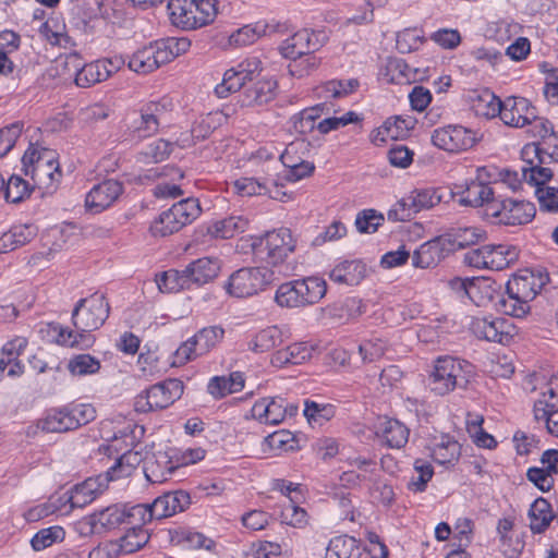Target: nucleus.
Returning <instances> with one entry per match:
<instances>
[{
    "label": "nucleus",
    "instance_id": "1",
    "mask_svg": "<svg viewBox=\"0 0 558 558\" xmlns=\"http://www.w3.org/2000/svg\"><path fill=\"white\" fill-rule=\"evenodd\" d=\"M110 306L101 293H94L77 301L72 312L75 330L54 326L58 344L86 350L95 343L93 331L99 329L109 316Z\"/></svg>",
    "mask_w": 558,
    "mask_h": 558
},
{
    "label": "nucleus",
    "instance_id": "2",
    "mask_svg": "<svg viewBox=\"0 0 558 558\" xmlns=\"http://www.w3.org/2000/svg\"><path fill=\"white\" fill-rule=\"evenodd\" d=\"M22 171L40 189H53L61 179L58 155L54 150L31 145L22 157Z\"/></svg>",
    "mask_w": 558,
    "mask_h": 558
},
{
    "label": "nucleus",
    "instance_id": "3",
    "mask_svg": "<svg viewBox=\"0 0 558 558\" xmlns=\"http://www.w3.org/2000/svg\"><path fill=\"white\" fill-rule=\"evenodd\" d=\"M543 282L532 272L514 276L506 286V295H502L497 305L504 314L513 317H524L530 312V302L539 292Z\"/></svg>",
    "mask_w": 558,
    "mask_h": 558
},
{
    "label": "nucleus",
    "instance_id": "4",
    "mask_svg": "<svg viewBox=\"0 0 558 558\" xmlns=\"http://www.w3.org/2000/svg\"><path fill=\"white\" fill-rule=\"evenodd\" d=\"M326 292V281L320 277L311 276L281 283L277 288L275 302L280 307L301 308L318 303Z\"/></svg>",
    "mask_w": 558,
    "mask_h": 558
},
{
    "label": "nucleus",
    "instance_id": "5",
    "mask_svg": "<svg viewBox=\"0 0 558 558\" xmlns=\"http://www.w3.org/2000/svg\"><path fill=\"white\" fill-rule=\"evenodd\" d=\"M473 372V366L465 360L453 356H440L435 361L429 375L430 390L437 396H446L456 388H465Z\"/></svg>",
    "mask_w": 558,
    "mask_h": 558
},
{
    "label": "nucleus",
    "instance_id": "6",
    "mask_svg": "<svg viewBox=\"0 0 558 558\" xmlns=\"http://www.w3.org/2000/svg\"><path fill=\"white\" fill-rule=\"evenodd\" d=\"M217 0H169L171 23L184 31L204 27L214 22L218 13Z\"/></svg>",
    "mask_w": 558,
    "mask_h": 558
},
{
    "label": "nucleus",
    "instance_id": "7",
    "mask_svg": "<svg viewBox=\"0 0 558 558\" xmlns=\"http://www.w3.org/2000/svg\"><path fill=\"white\" fill-rule=\"evenodd\" d=\"M201 213L202 208L197 198L181 199L153 221L150 232L154 236L171 235L191 225L199 217Z\"/></svg>",
    "mask_w": 558,
    "mask_h": 558
},
{
    "label": "nucleus",
    "instance_id": "8",
    "mask_svg": "<svg viewBox=\"0 0 558 558\" xmlns=\"http://www.w3.org/2000/svg\"><path fill=\"white\" fill-rule=\"evenodd\" d=\"M519 254V248L512 244H486L468 251L463 260L473 268L502 270L513 265Z\"/></svg>",
    "mask_w": 558,
    "mask_h": 558
},
{
    "label": "nucleus",
    "instance_id": "9",
    "mask_svg": "<svg viewBox=\"0 0 558 558\" xmlns=\"http://www.w3.org/2000/svg\"><path fill=\"white\" fill-rule=\"evenodd\" d=\"M275 279V271L267 267H243L230 275L226 290L232 296L248 298L265 290Z\"/></svg>",
    "mask_w": 558,
    "mask_h": 558
},
{
    "label": "nucleus",
    "instance_id": "10",
    "mask_svg": "<svg viewBox=\"0 0 558 558\" xmlns=\"http://www.w3.org/2000/svg\"><path fill=\"white\" fill-rule=\"evenodd\" d=\"M485 216L496 225L521 226L534 218L535 206L525 201L496 198L486 205Z\"/></svg>",
    "mask_w": 558,
    "mask_h": 558
},
{
    "label": "nucleus",
    "instance_id": "11",
    "mask_svg": "<svg viewBox=\"0 0 558 558\" xmlns=\"http://www.w3.org/2000/svg\"><path fill=\"white\" fill-rule=\"evenodd\" d=\"M183 393V383L172 378L156 384L138 395L134 402L137 412H149L168 408Z\"/></svg>",
    "mask_w": 558,
    "mask_h": 558
},
{
    "label": "nucleus",
    "instance_id": "12",
    "mask_svg": "<svg viewBox=\"0 0 558 558\" xmlns=\"http://www.w3.org/2000/svg\"><path fill=\"white\" fill-rule=\"evenodd\" d=\"M299 411L298 404L280 396L265 397L253 404L252 417L262 424L279 425L286 418L293 417Z\"/></svg>",
    "mask_w": 558,
    "mask_h": 558
},
{
    "label": "nucleus",
    "instance_id": "13",
    "mask_svg": "<svg viewBox=\"0 0 558 558\" xmlns=\"http://www.w3.org/2000/svg\"><path fill=\"white\" fill-rule=\"evenodd\" d=\"M294 240L289 229L281 228L267 232L264 239L256 246V253L269 265L276 267L281 265L294 251Z\"/></svg>",
    "mask_w": 558,
    "mask_h": 558
},
{
    "label": "nucleus",
    "instance_id": "14",
    "mask_svg": "<svg viewBox=\"0 0 558 558\" xmlns=\"http://www.w3.org/2000/svg\"><path fill=\"white\" fill-rule=\"evenodd\" d=\"M476 141L475 132L462 125H447L435 130L432 134L435 146L451 153L470 149Z\"/></svg>",
    "mask_w": 558,
    "mask_h": 558
},
{
    "label": "nucleus",
    "instance_id": "15",
    "mask_svg": "<svg viewBox=\"0 0 558 558\" xmlns=\"http://www.w3.org/2000/svg\"><path fill=\"white\" fill-rule=\"evenodd\" d=\"M171 104L167 100L149 101L141 108L140 116L132 124L131 130L137 138H146L156 134L162 118Z\"/></svg>",
    "mask_w": 558,
    "mask_h": 558
},
{
    "label": "nucleus",
    "instance_id": "16",
    "mask_svg": "<svg viewBox=\"0 0 558 558\" xmlns=\"http://www.w3.org/2000/svg\"><path fill=\"white\" fill-rule=\"evenodd\" d=\"M512 324L501 317H473L472 332L480 339L507 344L512 338Z\"/></svg>",
    "mask_w": 558,
    "mask_h": 558
},
{
    "label": "nucleus",
    "instance_id": "17",
    "mask_svg": "<svg viewBox=\"0 0 558 558\" xmlns=\"http://www.w3.org/2000/svg\"><path fill=\"white\" fill-rule=\"evenodd\" d=\"M123 193V184L113 179L95 184L86 194L85 206L88 211L98 214L109 208Z\"/></svg>",
    "mask_w": 558,
    "mask_h": 558
},
{
    "label": "nucleus",
    "instance_id": "18",
    "mask_svg": "<svg viewBox=\"0 0 558 558\" xmlns=\"http://www.w3.org/2000/svg\"><path fill=\"white\" fill-rule=\"evenodd\" d=\"M522 154L524 157H529L533 155L536 159L526 160L525 165L522 166V177L524 182L535 186L536 189L545 187L546 183L551 179L553 171L549 168L543 167V163L546 162L545 156L542 155V150L539 145L529 144L526 145Z\"/></svg>",
    "mask_w": 558,
    "mask_h": 558
},
{
    "label": "nucleus",
    "instance_id": "19",
    "mask_svg": "<svg viewBox=\"0 0 558 558\" xmlns=\"http://www.w3.org/2000/svg\"><path fill=\"white\" fill-rule=\"evenodd\" d=\"M180 466L179 458L169 451H157L147 456L144 460L143 472L150 483H163L168 481Z\"/></svg>",
    "mask_w": 558,
    "mask_h": 558
},
{
    "label": "nucleus",
    "instance_id": "20",
    "mask_svg": "<svg viewBox=\"0 0 558 558\" xmlns=\"http://www.w3.org/2000/svg\"><path fill=\"white\" fill-rule=\"evenodd\" d=\"M535 107L524 97H507L502 100L501 121L512 128L527 126L535 119Z\"/></svg>",
    "mask_w": 558,
    "mask_h": 558
},
{
    "label": "nucleus",
    "instance_id": "21",
    "mask_svg": "<svg viewBox=\"0 0 558 558\" xmlns=\"http://www.w3.org/2000/svg\"><path fill=\"white\" fill-rule=\"evenodd\" d=\"M110 481L108 474L105 473L95 477H88L83 483L75 485L69 497L71 507L83 508L90 504L107 489Z\"/></svg>",
    "mask_w": 558,
    "mask_h": 558
},
{
    "label": "nucleus",
    "instance_id": "22",
    "mask_svg": "<svg viewBox=\"0 0 558 558\" xmlns=\"http://www.w3.org/2000/svg\"><path fill=\"white\" fill-rule=\"evenodd\" d=\"M27 340L19 337L7 342L0 350V379L5 377L16 378L24 373V366L19 356L25 350Z\"/></svg>",
    "mask_w": 558,
    "mask_h": 558
},
{
    "label": "nucleus",
    "instance_id": "23",
    "mask_svg": "<svg viewBox=\"0 0 558 558\" xmlns=\"http://www.w3.org/2000/svg\"><path fill=\"white\" fill-rule=\"evenodd\" d=\"M162 64L166 62L157 41L136 50L128 60L129 69L138 74L151 73Z\"/></svg>",
    "mask_w": 558,
    "mask_h": 558
},
{
    "label": "nucleus",
    "instance_id": "24",
    "mask_svg": "<svg viewBox=\"0 0 558 558\" xmlns=\"http://www.w3.org/2000/svg\"><path fill=\"white\" fill-rule=\"evenodd\" d=\"M151 504L155 518L160 520L174 515L189 508L191 497L185 490H173L158 496Z\"/></svg>",
    "mask_w": 558,
    "mask_h": 558
},
{
    "label": "nucleus",
    "instance_id": "25",
    "mask_svg": "<svg viewBox=\"0 0 558 558\" xmlns=\"http://www.w3.org/2000/svg\"><path fill=\"white\" fill-rule=\"evenodd\" d=\"M450 252L444 235L423 243L413 254L412 264L418 268L437 265Z\"/></svg>",
    "mask_w": 558,
    "mask_h": 558
},
{
    "label": "nucleus",
    "instance_id": "26",
    "mask_svg": "<svg viewBox=\"0 0 558 558\" xmlns=\"http://www.w3.org/2000/svg\"><path fill=\"white\" fill-rule=\"evenodd\" d=\"M488 177L489 174L486 168H478L476 180L468 184L461 198V203L472 207H486L488 202L496 199V197H494L493 189L485 182V179ZM486 208H484V210Z\"/></svg>",
    "mask_w": 558,
    "mask_h": 558
},
{
    "label": "nucleus",
    "instance_id": "27",
    "mask_svg": "<svg viewBox=\"0 0 558 558\" xmlns=\"http://www.w3.org/2000/svg\"><path fill=\"white\" fill-rule=\"evenodd\" d=\"M316 347L310 342H295L284 349L276 351L271 355L270 363L275 367H286L288 365H299L308 361Z\"/></svg>",
    "mask_w": 558,
    "mask_h": 558
},
{
    "label": "nucleus",
    "instance_id": "28",
    "mask_svg": "<svg viewBox=\"0 0 558 558\" xmlns=\"http://www.w3.org/2000/svg\"><path fill=\"white\" fill-rule=\"evenodd\" d=\"M469 101L477 117L493 119L500 118L502 100L487 88L474 89L469 93Z\"/></svg>",
    "mask_w": 558,
    "mask_h": 558
},
{
    "label": "nucleus",
    "instance_id": "29",
    "mask_svg": "<svg viewBox=\"0 0 558 558\" xmlns=\"http://www.w3.org/2000/svg\"><path fill=\"white\" fill-rule=\"evenodd\" d=\"M314 34L302 29L287 38L279 47L280 53L292 61L317 49V41L313 40Z\"/></svg>",
    "mask_w": 558,
    "mask_h": 558
},
{
    "label": "nucleus",
    "instance_id": "30",
    "mask_svg": "<svg viewBox=\"0 0 558 558\" xmlns=\"http://www.w3.org/2000/svg\"><path fill=\"white\" fill-rule=\"evenodd\" d=\"M220 271V263L217 258L202 257L190 263L184 272L190 287L192 284H205L215 279Z\"/></svg>",
    "mask_w": 558,
    "mask_h": 558
},
{
    "label": "nucleus",
    "instance_id": "31",
    "mask_svg": "<svg viewBox=\"0 0 558 558\" xmlns=\"http://www.w3.org/2000/svg\"><path fill=\"white\" fill-rule=\"evenodd\" d=\"M367 274L366 265L359 260H342L329 272V278L337 283L357 286Z\"/></svg>",
    "mask_w": 558,
    "mask_h": 558
},
{
    "label": "nucleus",
    "instance_id": "32",
    "mask_svg": "<svg viewBox=\"0 0 558 558\" xmlns=\"http://www.w3.org/2000/svg\"><path fill=\"white\" fill-rule=\"evenodd\" d=\"M444 238L450 251L462 250L475 245L487 238V233L478 227H454L449 229Z\"/></svg>",
    "mask_w": 558,
    "mask_h": 558
},
{
    "label": "nucleus",
    "instance_id": "33",
    "mask_svg": "<svg viewBox=\"0 0 558 558\" xmlns=\"http://www.w3.org/2000/svg\"><path fill=\"white\" fill-rule=\"evenodd\" d=\"M527 515L531 531L537 534L544 533L553 520H556L550 504L542 497L532 502Z\"/></svg>",
    "mask_w": 558,
    "mask_h": 558
},
{
    "label": "nucleus",
    "instance_id": "34",
    "mask_svg": "<svg viewBox=\"0 0 558 558\" xmlns=\"http://www.w3.org/2000/svg\"><path fill=\"white\" fill-rule=\"evenodd\" d=\"M37 234V228L33 225H20L12 227L0 238V252L7 253L31 242Z\"/></svg>",
    "mask_w": 558,
    "mask_h": 558
},
{
    "label": "nucleus",
    "instance_id": "35",
    "mask_svg": "<svg viewBox=\"0 0 558 558\" xmlns=\"http://www.w3.org/2000/svg\"><path fill=\"white\" fill-rule=\"evenodd\" d=\"M248 220L243 216H230L208 225L207 233L215 239H231L246 230Z\"/></svg>",
    "mask_w": 558,
    "mask_h": 558
},
{
    "label": "nucleus",
    "instance_id": "36",
    "mask_svg": "<svg viewBox=\"0 0 558 558\" xmlns=\"http://www.w3.org/2000/svg\"><path fill=\"white\" fill-rule=\"evenodd\" d=\"M363 553L354 537L348 535L336 536L330 539L325 558H362Z\"/></svg>",
    "mask_w": 558,
    "mask_h": 558
},
{
    "label": "nucleus",
    "instance_id": "37",
    "mask_svg": "<svg viewBox=\"0 0 558 558\" xmlns=\"http://www.w3.org/2000/svg\"><path fill=\"white\" fill-rule=\"evenodd\" d=\"M378 434L390 448L400 449L408 442L410 432L400 421L386 418L380 423Z\"/></svg>",
    "mask_w": 558,
    "mask_h": 558
},
{
    "label": "nucleus",
    "instance_id": "38",
    "mask_svg": "<svg viewBox=\"0 0 558 558\" xmlns=\"http://www.w3.org/2000/svg\"><path fill=\"white\" fill-rule=\"evenodd\" d=\"M282 342V331L277 326H269L256 332L247 342V348L252 352L264 353L280 345Z\"/></svg>",
    "mask_w": 558,
    "mask_h": 558
},
{
    "label": "nucleus",
    "instance_id": "39",
    "mask_svg": "<svg viewBox=\"0 0 558 558\" xmlns=\"http://www.w3.org/2000/svg\"><path fill=\"white\" fill-rule=\"evenodd\" d=\"M40 426L43 430L48 433H64L75 429L73 417H71L68 407L48 411L40 421Z\"/></svg>",
    "mask_w": 558,
    "mask_h": 558
},
{
    "label": "nucleus",
    "instance_id": "40",
    "mask_svg": "<svg viewBox=\"0 0 558 558\" xmlns=\"http://www.w3.org/2000/svg\"><path fill=\"white\" fill-rule=\"evenodd\" d=\"M100 533L113 530L126 521V506L111 505L94 512Z\"/></svg>",
    "mask_w": 558,
    "mask_h": 558
},
{
    "label": "nucleus",
    "instance_id": "41",
    "mask_svg": "<svg viewBox=\"0 0 558 558\" xmlns=\"http://www.w3.org/2000/svg\"><path fill=\"white\" fill-rule=\"evenodd\" d=\"M144 460L145 458H143L141 452L133 450L126 451L111 468L108 469L106 473L111 481L128 477L142 462L144 463Z\"/></svg>",
    "mask_w": 558,
    "mask_h": 558
},
{
    "label": "nucleus",
    "instance_id": "42",
    "mask_svg": "<svg viewBox=\"0 0 558 558\" xmlns=\"http://www.w3.org/2000/svg\"><path fill=\"white\" fill-rule=\"evenodd\" d=\"M106 63L97 60L88 64H84L75 75V84L80 87L86 88L96 83L104 82L108 78V71Z\"/></svg>",
    "mask_w": 558,
    "mask_h": 558
},
{
    "label": "nucleus",
    "instance_id": "43",
    "mask_svg": "<svg viewBox=\"0 0 558 558\" xmlns=\"http://www.w3.org/2000/svg\"><path fill=\"white\" fill-rule=\"evenodd\" d=\"M460 445L452 437L445 435L432 448V457L439 464H450L460 456Z\"/></svg>",
    "mask_w": 558,
    "mask_h": 558
},
{
    "label": "nucleus",
    "instance_id": "44",
    "mask_svg": "<svg viewBox=\"0 0 558 558\" xmlns=\"http://www.w3.org/2000/svg\"><path fill=\"white\" fill-rule=\"evenodd\" d=\"M149 541V534L142 526H132L120 539L116 541L120 555L133 554Z\"/></svg>",
    "mask_w": 558,
    "mask_h": 558
},
{
    "label": "nucleus",
    "instance_id": "45",
    "mask_svg": "<svg viewBox=\"0 0 558 558\" xmlns=\"http://www.w3.org/2000/svg\"><path fill=\"white\" fill-rule=\"evenodd\" d=\"M359 86L356 78L331 80L319 86L317 94L323 98H342L355 92Z\"/></svg>",
    "mask_w": 558,
    "mask_h": 558
},
{
    "label": "nucleus",
    "instance_id": "46",
    "mask_svg": "<svg viewBox=\"0 0 558 558\" xmlns=\"http://www.w3.org/2000/svg\"><path fill=\"white\" fill-rule=\"evenodd\" d=\"M277 82L274 78L257 81L251 88L246 89V98L250 105H264L276 96Z\"/></svg>",
    "mask_w": 558,
    "mask_h": 558
},
{
    "label": "nucleus",
    "instance_id": "47",
    "mask_svg": "<svg viewBox=\"0 0 558 558\" xmlns=\"http://www.w3.org/2000/svg\"><path fill=\"white\" fill-rule=\"evenodd\" d=\"M533 413L536 421L545 422L550 435L558 437V409L554 403H548L546 399H538L534 402Z\"/></svg>",
    "mask_w": 558,
    "mask_h": 558
},
{
    "label": "nucleus",
    "instance_id": "48",
    "mask_svg": "<svg viewBox=\"0 0 558 558\" xmlns=\"http://www.w3.org/2000/svg\"><path fill=\"white\" fill-rule=\"evenodd\" d=\"M100 367V361L88 353L76 354L68 363L71 375L80 377L97 374Z\"/></svg>",
    "mask_w": 558,
    "mask_h": 558
},
{
    "label": "nucleus",
    "instance_id": "49",
    "mask_svg": "<svg viewBox=\"0 0 558 558\" xmlns=\"http://www.w3.org/2000/svg\"><path fill=\"white\" fill-rule=\"evenodd\" d=\"M413 474L408 483V488L414 493H422L426 489L428 482L433 478V465L423 459H416L413 463Z\"/></svg>",
    "mask_w": 558,
    "mask_h": 558
},
{
    "label": "nucleus",
    "instance_id": "50",
    "mask_svg": "<svg viewBox=\"0 0 558 558\" xmlns=\"http://www.w3.org/2000/svg\"><path fill=\"white\" fill-rule=\"evenodd\" d=\"M303 414L310 424L323 425L336 415V408L330 403H318L306 400L304 402Z\"/></svg>",
    "mask_w": 558,
    "mask_h": 558
},
{
    "label": "nucleus",
    "instance_id": "51",
    "mask_svg": "<svg viewBox=\"0 0 558 558\" xmlns=\"http://www.w3.org/2000/svg\"><path fill=\"white\" fill-rule=\"evenodd\" d=\"M156 282L161 292H178L190 288L184 269H169L163 271L157 277Z\"/></svg>",
    "mask_w": 558,
    "mask_h": 558
},
{
    "label": "nucleus",
    "instance_id": "52",
    "mask_svg": "<svg viewBox=\"0 0 558 558\" xmlns=\"http://www.w3.org/2000/svg\"><path fill=\"white\" fill-rule=\"evenodd\" d=\"M223 329L218 326H210L201 329L193 339L197 345L198 354H206L223 338Z\"/></svg>",
    "mask_w": 558,
    "mask_h": 558
},
{
    "label": "nucleus",
    "instance_id": "53",
    "mask_svg": "<svg viewBox=\"0 0 558 558\" xmlns=\"http://www.w3.org/2000/svg\"><path fill=\"white\" fill-rule=\"evenodd\" d=\"M246 83L236 66H234L225 72L222 82L215 87V93L219 98H226L240 90Z\"/></svg>",
    "mask_w": 558,
    "mask_h": 558
},
{
    "label": "nucleus",
    "instance_id": "54",
    "mask_svg": "<svg viewBox=\"0 0 558 558\" xmlns=\"http://www.w3.org/2000/svg\"><path fill=\"white\" fill-rule=\"evenodd\" d=\"M410 203L415 214L433 208L441 202V195L434 189L415 190L410 195Z\"/></svg>",
    "mask_w": 558,
    "mask_h": 558
},
{
    "label": "nucleus",
    "instance_id": "55",
    "mask_svg": "<svg viewBox=\"0 0 558 558\" xmlns=\"http://www.w3.org/2000/svg\"><path fill=\"white\" fill-rule=\"evenodd\" d=\"M385 217L376 209L368 208L357 213L355 226L361 233H374L384 223Z\"/></svg>",
    "mask_w": 558,
    "mask_h": 558
},
{
    "label": "nucleus",
    "instance_id": "56",
    "mask_svg": "<svg viewBox=\"0 0 558 558\" xmlns=\"http://www.w3.org/2000/svg\"><path fill=\"white\" fill-rule=\"evenodd\" d=\"M64 535L65 532L61 526H50L38 531L32 538L31 544L34 550L39 551L63 541Z\"/></svg>",
    "mask_w": 558,
    "mask_h": 558
},
{
    "label": "nucleus",
    "instance_id": "57",
    "mask_svg": "<svg viewBox=\"0 0 558 558\" xmlns=\"http://www.w3.org/2000/svg\"><path fill=\"white\" fill-rule=\"evenodd\" d=\"M157 43L166 63L172 61L180 54L185 53L191 46L189 39L175 37H168L161 40H157Z\"/></svg>",
    "mask_w": 558,
    "mask_h": 558
},
{
    "label": "nucleus",
    "instance_id": "58",
    "mask_svg": "<svg viewBox=\"0 0 558 558\" xmlns=\"http://www.w3.org/2000/svg\"><path fill=\"white\" fill-rule=\"evenodd\" d=\"M415 121L412 118L396 117L393 121L387 120L384 125L378 130L376 140L380 136V141L385 142L386 136L397 138L403 132L414 128Z\"/></svg>",
    "mask_w": 558,
    "mask_h": 558
},
{
    "label": "nucleus",
    "instance_id": "59",
    "mask_svg": "<svg viewBox=\"0 0 558 558\" xmlns=\"http://www.w3.org/2000/svg\"><path fill=\"white\" fill-rule=\"evenodd\" d=\"M31 195L29 183L22 177L13 174L5 185V199L17 204Z\"/></svg>",
    "mask_w": 558,
    "mask_h": 558
},
{
    "label": "nucleus",
    "instance_id": "60",
    "mask_svg": "<svg viewBox=\"0 0 558 558\" xmlns=\"http://www.w3.org/2000/svg\"><path fill=\"white\" fill-rule=\"evenodd\" d=\"M23 122L16 121L0 129V158L5 156L15 145L23 132Z\"/></svg>",
    "mask_w": 558,
    "mask_h": 558
},
{
    "label": "nucleus",
    "instance_id": "61",
    "mask_svg": "<svg viewBox=\"0 0 558 558\" xmlns=\"http://www.w3.org/2000/svg\"><path fill=\"white\" fill-rule=\"evenodd\" d=\"M325 105H316L312 108L302 110L299 118L294 121V129L299 133H307L316 128V120L320 117V113Z\"/></svg>",
    "mask_w": 558,
    "mask_h": 558
},
{
    "label": "nucleus",
    "instance_id": "62",
    "mask_svg": "<svg viewBox=\"0 0 558 558\" xmlns=\"http://www.w3.org/2000/svg\"><path fill=\"white\" fill-rule=\"evenodd\" d=\"M156 519L153 513V504L126 506V523L133 526H142Z\"/></svg>",
    "mask_w": 558,
    "mask_h": 558
},
{
    "label": "nucleus",
    "instance_id": "63",
    "mask_svg": "<svg viewBox=\"0 0 558 558\" xmlns=\"http://www.w3.org/2000/svg\"><path fill=\"white\" fill-rule=\"evenodd\" d=\"M360 120L361 119L357 116V113H355L354 111H348L341 117H330V118H326V119L319 121L316 125V129L322 134H327L330 131L338 130V129L345 126L350 123H356Z\"/></svg>",
    "mask_w": 558,
    "mask_h": 558
},
{
    "label": "nucleus",
    "instance_id": "64",
    "mask_svg": "<svg viewBox=\"0 0 558 558\" xmlns=\"http://www.w3.org/2000/svg\"><path fill=\"white\" fill-rule=\"evenodd\" d=\"M306 511L296 506V500L290 498L281 512L282 522L292 526L301 527L306 523Z\"/></svg>",
    "mask_w": 558,
    "mask_h": 558
}]
</instances>
